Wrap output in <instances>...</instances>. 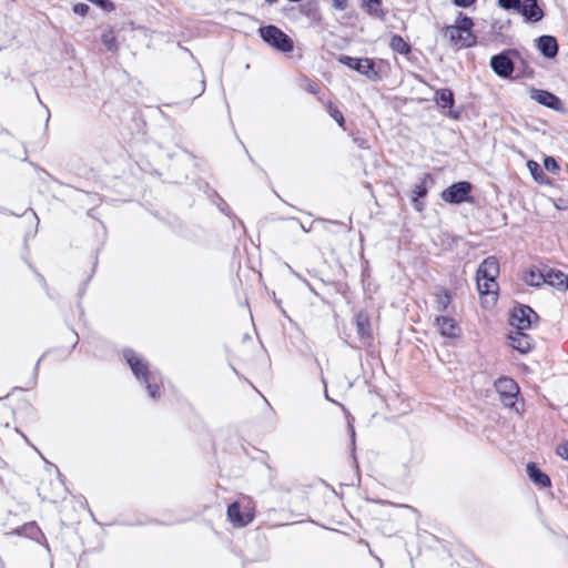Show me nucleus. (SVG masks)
Here are the masks:
<instances>
[{
	"instance_id": "nucleus-6",
	"label": "nucleus",
	"mask_w": 568,
	"mask_h": 568,
	"mask_svg": "<svg viewBox=\"0 0 568 568\" xmlns=\"http://www.w3.org/2000/svg\"><path fill=\"white\" fill-rule=\"evenodd\" d=\"M495 388L505 406L513 407L519 394L518 384L510 377H500L495 383Z\"/></svg>"
},
{
	"instance_id": "nucleus-27",
	"label": "nucleus",
	"mask_w": 568,
	"mask_h": 568,
	"mask_svg": "<svg viewBox=\"0 0 568 568\" xmlns=\"http://www.w3.org/2000/svg\"><path fill=\"white\" fill-rule=\"evenodd\" d=\"M527 168L536 182H538L539 184L549 183L548 176L544 173L538 162L529 160L527 161Z\"/></svg>"
},
{
	"instance_id": "nucleus-3",
	"label": "nucleus",
	"mask_w": 568,
	"mask_h": 568,
	"mask_svg": "<svg viewBox=\"0 0 568 568\" xmlns=\"http://www.w3.org/2000/svg\"><path fill=\"white\" fill-rule=\"evenodd\" d=\"M229 521L234 527H245L255 517V503L250 496H241L229 505L226 510Z\"/></svg>"
},
{
	"instance_id": "nucleus-1",
	"label": "nucleus",
	"mask_w": 568,
	"mask_h": 568,
	"mask_svg": "<svg viewBox=\"0 0 568 568\" xmlns=\"http://www.w3.org/2000/svg\"><path fill=\"white\" fill-rule=\"evenodd\" d=\"M473 19L459 13L456 24L444 27L443 33L455 50L468 49L477 43V36L473 32Z\"/></svg>"
},
{
	"instance_id": "nucleus-35",
	"label": "nucleus",
	"mask_w": 568,
	"mask_h": 568,
	"mask_svg": "<svg viewBox=\"0 0 568 568\" xmlns=\"http://www.w3.org/2000/svg\"><path fill=\"white\" fill-rule=\"evenodd\" d=\"M332 6L336 10L343 11L348 7V0H332Z\"/></svg>"
},
{
	"instance_id": "nucleus-34",
	"label": "nucleus",
	"mask_w": 568,
	"mask_h": 568,
	"mask_svg": "<svg viewBox=\"0 0 568 568\" xmlns=\"http://www.w3.org/2000/svg\"><path fill=\"white\" fill-rule=\"evenodd\" d=\"M556 453L561 458L568 460V440H565L560 445L557 446Z\"/></svg>"
},
{
	"instance_id": "nucleus-10",
	"label": "nucleus",
	"mask_w": 568,
	"mask_h": 568,
	"mask_svg": "<svg viewBox=\"0 0 568 568\" xmlns=\"http://www.w3.org/2000/svg\"><path fill=\"white\" fill-rule=\"evenodd\" d=\"M356 332L361 341L371 344L374 339L373 325L367 311L361 310L354 317Z\"/></svg>"
},
{
	"instance_id": "nucleus-37",
	"label": "nucleus",
	"mask_w": 568,
	"mask_h": 568,
	"mask_svg": "<svg viewBox=\"0 0 568 568\" xmlns=\"http://www.w3.org/2000/svg\"><path fill=\"white\" fill-rule=\"evenodd\" d=\"M267 3H274L276 2L277 0H265Z\"/></svg>"
},
{
	"instance_id": "nucleus-30",
	"label": "nucleus",
	"mask_w": 568,
	"mask_h": 568,
	"mask_svg": "<svg viewBox=\"0 0 568 568\" xmlns=\"http://www.w3.org/2000/svg\"><path fill=\"white\" fill-rule=\"evenodd\" d=\"M544 166L548 172H550L552 174H558L560 171V166H559L558 162L556 161V159L552 156H549V155L545 156Z\"/></svg>"
},
{
	"instance_id": "nucleus-15",
	"label": "nucleus",
	"mask_w": 568,
	"mask_h": 568,
	"mask_svg": "<svg viewBox=\"0 0 568 568\" xmlns=\"http://www.w3.org/2000/svg\"><path fill=\"white\" fill-rule=\"evenodd\" d=\"M537 48L540 53L548 59L555 58L559 49L557 39L552 36L539 37L537 39Z\"/></svg>"
},
{
	"instance_id": "nucleus-23",
	"label": "nucleus",
	"mask_w": 568,
	"mask_h": 568,
	"mask_svg": "<svg viewBox=\"0 0 568 568\" xmlns=\"http://www.w3.org/2000/svg\"><path fill=\"white\" fill-rule=\"evenodd\" d=\"M362 7L372 17L384 19L386 16L382 0H362Z\"/></svg>"
},
{
	"instance_id": "nucleus-31",
	"label": "nucleus",
	"mask_w": 568,
	"mask_h": 568,
	"mask_svg": "<svg viewBox=\"0 0 568 568\" xmlns=\"http://www.w3.org/2000/svg\"><path fill=\"white\" fill-rule=\"evenodd\" d=\"M520 0H498V4L506 10H517L520 9Z\"/></svg>"
},
{
	"instance_id": "nucleus-33",
	"label": "nucleus",
	"mask_w": 568,
	"mask_h": 568,
	"mask_svg": "<svg viewBox=\"0 0 568 568\" xmlns=\"http://www.w3.org/2000/svg\"><path fill=\"white\" fill-rule=\"evenodd\" d=\"M89 10H90V7L82 2L75 3L73 6V12L81 17H85L89 13Z\"/></svg>"
},
{
	"instance_id": "nucleus-28",
	"label": "nucleus",
	"mask_w": 568,
	"mask_h": 568,
	"mask_svg": "<svg viewBox=\"0 0 568 568\" xmlns=\"http://www.w3.org/2000/svg\"><path fill=\"white\" fill-rule=\"evenodd\" d=\"M101 41L109 51L115 52L119 48L118 37L113 29L104 31L101 36Z\"/></svg>"
},
{
	"instance_id": "nucleus-36",
	"label": "nucleus",
	"mask_w": 568,
	"mask_h": 568,
	"mask_svg": "<svg viewBox=\"0 0 568 568\" xmlns=\"http://www.w3.org/2000/svg\"><path fill=\"white\" fill-rule=\"evenodd\" d=\"M453 1L457 7H460V8H468L476 2V0H453Z\"/></svg>"
},
{
	"instance_id": "nucleus-25",
	"label": "nucleus",
	"mask_w": 568,
	"mask_h": 568,
	"mask_svg": "<svg viewBox=\"0 0 568 568\" xmlns=\"http://www.w3.org/2000/svg\"><path fill=\"white\" fill-rule=\"evenodd\" d=\"M318 101L324 104L328 114L337 122L341 128H345V118L342 111L331 100H324L323 97H318Z\"/></svg>"
},
{
	"instance_id": "nucleus-26",
	"label": "nucleus",
	"mask_w": 568,
	"mask_h": 568,
	"mask_svg": "<svg viewBox=\"0 0 568 568\" xmlns=\"http://www.w3.org/2000/svg\"><path fill=\"white\" fill-rule=\"evenodd\" d=\"M145 384L146 390L153 399H158L161 396L162 381L160 377L151 374L149 377L142 381Z\"/></svg>"
},
{
	"instance_id": "nucleus-2",
	"label": "nucleus",
	"mask_w": 568,
	"mask_h": 568,
	"mask_svg": "<svg viewBox=\"0 0 568 568\" xmlns=\"http://www.w3.org/2000/svg\"><path fill=\"white\" fill-rule=\"evenodd\" d=\"M499 262L496 256L486 257L476 272L477 290L479 295L491 296L495 301L498 295L497 277L499 275Z\"/></svg>"
},
{
	"instance_id": "nucleus-18",
	"label": "nucleus",
	"mask_w": 568,
	"mask_h": 568,
	"mask_svg": "<svg viewBox=\"0 0 568 568\" xmlns=\"http://www.w3.org/2000/svg\"><path fill=\"white\" fill-rule=\"evenodd\" d=\"M453 303V295L449 290L445 287H439L434 295V305L436 311L438 312H447L449 306Z\"/></svg>"
},
{
	"instance_id": "nucleus-9",
	"label": "nucleus",
	"mask_w": 568,
	"mask_h": 568,
	"mask_svg": "<svg viewBox=\"0 0 568 568\" xmlns=\"http://www.w3.org/2000/svg\"><path fill=\"white\" fill-rule=\"evenodd\" d=\"M438 333L446 338H458L462 334L458 322L452 316L438 315L434 318Z\"/></svg>"
},
{
	"instance_id": "nucleus-17",
	"label": "nucleus",
	"mask_w": 568,
	"mask_h": 568,
	"mask_svg": "<svg viewBox=\"0 0 568 568\" xmlns=\"http://www.w3.org/2000/svg\"><path fill=\"white\" fill-rule=\"evenodd\" d=\"M527 474L529 478L535 483V485L540 488H548L551 486V480L549 476L542 473L535 463L527 464Z\"/></svg>"
},
{
	"instance_id": "nucleus-14",
	"label": "nucleus",
	"mask_w": 568,
	"mask_h": 568,
	"mask_svg": "<svg viewBox=\"0 0 568 568\" xmlns=\"http://www.w3.org/2000/svg\"><path fill=\"white\" fill-rule=\"evenodd\" d=\"M519 12L529 21L538 22L544 17L542 9L538 6L537 0H524L520 3Z\"/></svg>"
},
{
	"instance_id": "nucleus-19",
	"label": "nucleus",
	"mask_w": 568,
	"mask_h": 568,
	"mask_svg": "<svg viewBox=\"0 0 568 568\" xmlns=\"http://www.w3.org/2000/svg\"><path fill=\"white\" fill-rule=\"evenodd\" d=\"M358 68H359V70H355V71L358 72L359 74L365 75L366 78H368L372 81H379L382 78L379 72L375 68L374 60L371 58L361 59Z\"/></svg>"
},
{
	"instance_id": "nucleus-7",
	"label": "nucleus",
	"mask_w": 568,
	"mask_h": 568,
	"mask_svg": "<svg viewBox=\"0 0 568 568\" xmlns=\"http://www.w3.org/2000/svg\"><path fill=\"white\" fill-rule=\"evenodd\" d=\"M538 315L535 313V311L527 306V305H520L518 307H515L511 314L510 324L519 331H526L530 328L532 321L537 320Z\"/></svg>"
},
{
	"instance_id": "nucleus-20",
	"label": "nucleus",
	"mask_w": 568,
	"mask_h": 568,
	"mask_svg": "<svg viewBox=\"0 0 568 568\" xmlns=\"http://www.w3.org/2000/svg\"><path fill=\"white\" fill-rule=\"evenodd\" d=\"M523 280L530 286H540L546 281V270L541 271L537 267H530L524 272Z\"/></svg>"
},
{
	"instance_id": "nucleus-13",
	"label": "nucleus",
	"mask_w": 568,
	"mask_h": 568,
	"mask_svg": "<svg viewBox=\"0 0 568 568\" xmlns=\"http://www.w3.org/2000/svg\"><path fill=\"white\" fill-rule=\"evenodd\" d=\"M509 338L511 347L523 354L530 352L534 346L531 336L526 334L524 331L516 329L510 334Z\"/></svg>"
},
{
	"instance_id": "nucleus-16",
	"label": "nucleus",
	"mask_w": 568,
	"mask_h": 568,
	"mask_svg": "<svg viewBox=\"0 0 568 568\" xmlns=\"http://www.w3.org/2000/svg\"><path fill=\"white\" fill-rule=\"evenodd\" d=\"M531 98L538 103L554 110H557L560 104V100L555 94L546 90L532 89Z\"/></svg>"
},
{
	"instance_id": "nucleus-32",
	"label": "nucleus",
	"mask_w": 568,
	"mask_h": 568,
	"mask_svg": "<svg viewBox=\"0 0 568 568\" xmlns=\"http://www.w3.org/2000/svg\"><path fill=\"white\" fill-rule=\"evenodd\" d=\"M305 90L308 93L315 95L317 99H318V97H322L321 95V88H320V85L316 82L312 81V80H306Z\"/></svg>"
},
{
	"instance_id": "nucleus-12",
	"label": "nucleus",
	"mask_w": 568,
	"mask_h": 568,
	"mask_svg": "<svg viewBox=\"0 0 568 568\" xmlns=\"http://www.w3.org/2000/svg\"><path fill=\"white\" fill-rule=\"evenodd\" d=\"M490 67L501 78H508L514 72V62L506 53L494 55L490 60Z\"/></svg>"
},
{
	"instance_id": "nucleus-29",
	"label": "nucleus",
	"mask_w": 568,
	"mask_h": 568,
	"mask_svg": "<svg viewBox=\"0 0 568 568\" xmlns=\"http://www.w3.org/2000/svg\"><path fill=\"white\" fill-rule=\"evenodd\" d=\"M337 60L343 65H346L353 70H359V68H358L359 62H361L359 58H353L349 55L341 54Z\"/></svg>"
},
{
	"instance_id": "nucleus-8",
	"label": "nucleus",
	"mask_w": 568,
	"mask_h": 568,
	"mask_svg": "<svg viewBox=\"0 0 568 568\" xmlns=\"http://www.w3.org/2000/svg\"><path fill=\"white\" fill-rule=\"evenodd\" d=\"M123 357L139 381L142 382L152 374L148 362L140 357L133 349H124Z\"/></svg>"
},
{
	"instance_id": "nucleus-22",
	"label": "nucleus",
	"mask_w": 568,
	"mask_h": 568,
	"mask_svg": "<svg viewBox=\"0 0 568 568\" xmlns=\"http://www.w3.org/2000/svg\"><path fill=\"white\" fill-rule=\"evenodd\" d=\"M389 48L400 55H409L412 52L410 44L399 34H392L389 39Z\"/></svg>"
},
{
	"instance_id": "nucleus-11",
	"label": "nucleus",
	"mask_w": 568,
	"mask_h": 568,
	"mask_svg": "<svg viewBox=\"0 0 568 568\" xmlns=\"http://www.w3.org/2000/svg\"><path fill=\"white\" fill-rule=\"evenodd\" d=\"M434 183L432 174L426 173L420 181L414 186L412 191V203L416 211L422 212L424 210V203L419 201L420 197H425L428 193V187Z\"/></svg>"
},
{
	"instance_id": "nucleus-21",
	"label": "nucleus",
	"mask_w": 568,
	"mask_h": 568,
	"mask_svg": "<svg viewBox=\"0 0 568 568\" xmlns=\"http://www.w3.org/2000/svg\"><path fill=\"white\" fill-rule=\"evenodd\" d=\"M567 278H568V276L565 273H562L561 271H559V270H555V268H547L546 270V281H545V283L550 285V286L564 290L565 285H566V282H567Z\"/></svg>"
},
{
	"instance_id": "nucleus-24",
	"label": "nucleus",
	"mask_w": 568,
	"mask_h": 568,
	"mask_svg": "<svg viewBox=\"0 0 568 568\" xmlns=\"http://www.w3.org/2000/svg\"><path fill=\"white\" fill-rule=\"evenodd\" d=\"M435 101L443 109H450L454 106L455 98L450 89H438L435 92Z\"/></svg>"
},
{
	"instance_id": "nucleus-5",
	"label": "nucleus",
	"mask_w": 568,
	"mask_h": 568,
	"mask_svg": "<svg viewBox=\"0 0 568 568\" xmlns=\"http://www.w3.org/2000/svg\"><path fill=\"white\" fill-rule=\"evenodd\" d=\"M473 185L468 181H460L452 184L440 193L444 202L449 204H460L464 202L473 203L474 197L470 195Z\"/></svg>"
},
{
	"instance_id": "nucleus-4",
	"label": "nucleus",
	"mask_w": 568,
	"mask_h": 568,
	"mask_svg": "<svg viewBox=\"0 0 568 568\" xmlns=\"http://www.w3.org/2000/svg\"><path fill=\"white\" fill-rule=\"evenodd\" d=\"M258 33L264 42L281 52L290 53L294 49L293 40L276 26L261 27Z\"/></svg>"
}]
</instances>
